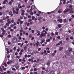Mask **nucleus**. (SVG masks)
Listing matches in <instances>:
<instances>
[{
	"label": "nucleus",
	"mask_w": 74,
	"mask_h": 74,
	"mask_svg": "<svg viewBox=\"0 0 74 74\" xmlns=\"http://www.w3.org/2000/svg\"><path fill=\"white\" fill-rule=\"evenodd\" d=\"M73 8H66L64 10V14H67V12H69V13L71 14H73V13H74V11H73Z\"/></svg>",
	"instance_id": "f257e3e1"
},
{
	"label": "nucleus",
	"mask_w": 74,
	"mask_h": 74,
	"mask_svg": "<svg viewBox=\"0 0 74 74\" xmlns=\"http://www.w3.org/2000/svg\"><path fill=\"white\" fill-rule=\"evenodd\" d=\"M17 40L18 39H17V38L14 37L13 38L12 41L13 42H14V43H16L18 42H17Z\"/></svg>",
	"instance_id": "f03ea898"
},
{
	"label": "nucleus",
	"mask_w": 74,
	"mask_h": 74,
	"mask_svg": "<svg viewBox=\"0 0 74 74\" xmlns=\"http://www.w3.org/2000/svg\"><path fill=\"white\" fill-rule=\"evenodd\" d=\"M47 31L45 30H43L42 32V33L44 37H45L46 35L47 34Z\"/></svg>",
	"instance_id": "7ed1b4c3"
},
{
	"label": "nucleus",
	"mask_w": 74,
	"mask_h": 74,
	"mask_svg": "<svg viewBox=\"0 0 74 74\" xmlns=\"http://www.w3.org/2000/svg\"><path fill=\"white\" fill-rule=\"evenodd\" d=\"M49 74H53L54 73V71L53 70H50L48 71Z\"/></svg>",
	"instance_id": "20e7f679"
},
{
	"label": "nucleus",
	"mask_w": 74,
	"mask_h": 74,
	"mask_svg": "<svg viewBox=\"0 0 74 74\" xmlns=\"http://www.w3.org/2000/svg\"><path fill=\"white\" fill-rule=\"evenodd\" d=\"M63 9H59V10L58 11V14H61L62 11H63Z\"/></svg>",
	"instance_id": "39448f33"
},
{
	"label": "nucleus",
	"mask_w": 74,
	"mask_h": 74,
	"mask_svg": "<svg viewBox=\"0 0 74 74\" xmlns=\"http://www.w3.org/2000/svg\"><path fill=\"white\" fill-rule=\"evenodd\" d=\"M9 14L11 16H14V15L12 14V12L11 11L9 12Z\"/></svg>",
	"instance_id": "423d86ee"
},
{
	"label": "nucleus",
	"mask_w": 74,
	"mask_h": 74,
	"mask_svg": "<svg viewBox=\"0 0 74 74\" xmlns=\"http://www.w3.org/2000/svg\"><path fill=\"white\" fill-rule=\"evenodd\" d=\"M58 21V22H59L60 23H62L63 22V20L62 19H58L57 20Z\"/></svg>",
	"instance_id": "0eeeda50"
},
{
	"label": "nucleus",
	"mask_w": 74,
	"mask_h": 74,
	"mask_svg": "<svg viewBox=\"0 0 74 74\" xmlns=\"http://www.w3.org/2000/svg\"><path fill=\"white\" fill-rule=\"evenodd\" d=\"M68 51H69V52H70L72 51V49L70 47H69L68 48Z\"/></svg>",
	"instance_id": "6e6552de"
},
{
	"label": "nucleus",
	"mask_w": 74,
	"mask_h": 74,
	"mask_svg": "<svg viewBox=\"0 0 74 74\" xmlns=\"http://www.w3.org/2000/svg\"><path fill=\"white\" fill-rule=\"evenodd\" d=\"M66 55L67 56H70V53L69 52H67V53H66Z\"/></svg>",
	"instance_id": "1a4fd4ad"
},
{
	"label": "nucleus",
	"mask_w": 74,
	"mask_h": 74,
	"mask_svg": "<svg viewBox=\"0 0 74 74\" xmlns=\"http://www.w3.org/2000/svg\"><path fill=\"white\" fill-rule=\"evenodd\" d=\"M5 30H3V31H2V35H4L5 34Z\"/></svg>",
	"instance_id": "9d476101"
},
{
	"label": "nucleus",
	"mask_w": 74,
	"mask_h": 74,
	"mask_svg": "<svg viewBox=\"0 0 74 74\" xmlns=\"http://www.w3.org/2000/svg\"><path fill=\"white\" fill-rule=\"evenodd\" d=\"M27 11L28 12H32V6L31 7V8L30 9V11H29V10H27Z\"/></svg>",
	"instance_id": "9b49d317"
},
{
	"label": "nucleus",
	"mask_w": 74,
	"mask_h": 74,
	"mask_svg": "<svg viewBox=\"0 0 74 74\" xmlns=\"http://www.w3.org/2000/svg\"><path fill=\"white\" fill-rule=\"evenodd\" d=\"M25 67H21L20 68V69L21 70H25Z\"/></svg>",
	"instance_id": "f8f14e48"
},
{
	"label": "nucleus",
	"mask_w": 74,
	"mask_h": 74,
	"mask_svg": "<svg viewBox=\"0 0 74 74\" xmlns=\"http://www.w3.org/2000/svg\"><path fill=\"white\" fill-rule=\"evenodd\" d=\"M50 63L51 62H50V61H48V62L47 63V66H49V65H50Z\"/></svg>",
	"instance_id": "ddd939ff"
},
{
	"label": "nucleus",
	"mask_w": 74,
	"mask_h": 74,
	"mask_svg": "<svg viewBox=\"0 0 74 74\" xmlns=\"http://www.w3.org/2000/svg\"><path fill=\"white\" fill-rule=\"evenodd\" d=\"M8 0H5L3 2V4H5L6 3V2Z\"/></svg>",
	"instance_id": "4468645a"
},
{
	"label": "nucleus",
	"mask_w": 74,
	"mask_h": 74,
	"mask_svg": "<svg viewBox=\"0 0 74 74\" xmlns=\"http://www.w3.org/2000/svg\"><path fill=\"white\" fill-rule=\"evenodd\" d=\"M15 67L16 69H18L19 67V66L18 65H16L15 66Z\"/></svg>",
	"instance_id": "2eb2a0df"
},
{
	"label": "nucleus",
	"mask_w": 74,
	"mask_h": 74,
	"mask_svg": "<svg viewBox=\"0 0 74 74\" xmlns=\"http://www.w3.org/2000/svg\"><path fill=\"white\" fill-rule=\"evenodd\" d=\"M63 49V47H61L59 49V50L60 51H61Z\"/></svg>",
	"instance_id": "dca6fc26"
},
{
	"label": "nucleus",
	"mask_w": 74,
	"mask_h": 74,
	"mask_svg": "<svg viewBox=\"0 0 74 74\" xmlns=\"http://www.w3.org/2000/svg\"><path fill=\"white\" fill-rule=\"evenodd\" d=\"M54 12V11H52L50 12H48L47 13V14H48V15H49V14H51V13H53V12Z\"/></svg>",
	"instance_id": "f3484780"
},
{
	"label": "nucleus",
	"mask_w": 74,
	"mask_h": 74,
	"mask_svg": "<svg viewBox=\"0 0 74 74\" xmlns=\"http://www.w3.org/2000/svg\"><path fill=\"white\" fill-rule=\"evenodd\" d=\"M44 36L41 33L40 35V38H42V37H43Z\"/></svg>",
	"instance_id": "a211bd4d"
},
{
	"label": "nucleus",
	"mask_w": 74,
	"mask_h": 74,
	"mask_svg": "<svg viewBox=\"0 0 74 74\" xmlns=\"http://www.w3.org/2000/svg\"><path fill=\"white\" fill-rule=\"evenodd\" d=\"M45 41V40L44 39H43L42 40L41 42V44H42V43H43V42H44Z\"/></svg>",
	"instance_id": "6ab92c4d"
},
{
	"label": "nucleus",
	"mask_w": 74,
	"mask_h": 74,
	"mask_svg": "<svg viewBox=\"0 0 74 74\" xmlns=\"http://www.w3.org/2000/svg\"><path fill=\"white\" fill-rule=\"evenodd\" d=\"M38 13H39V14H45V13L39 11H38Z\"/></svg>",
	"instance_id": "aec40b11"
},
{
	"label": "nucleus",
	"mask_w": 74,
	"mask_h": 74,
	"mask_svg": "<svg viewBox=\"0 0 74 74\" xmlns=\"http://www.w3.org/2000/svg\"><path fill=\"white\" fill-rule=\"evenodd\" d=\"M46 42H50L51 41V40L49 39H48L47 40H46Z\"/></svg>",
	"instance_id": "412c9836"
},
{
	"label": "nucleus",
	"mask_w": 74,
	"mask_h": 74,
	"mask_svg": "<svg viewBox=\"0 0 74 74\" xmlns=\"http://www.w3.org/2000/svg\"><path fill=\"white\" fill-rule=\"evenodd\" d=\"M12 71H16V70L15 69V68H12Z\"/></svg>",
	"instance_id": "4be33fe9"
},
{
	"label": "nucleus",
	"mask_w": 74,
	"mask_h": 74,
	"mask_svg": "<svg viewBox=\"0 0 74 74\" xmlns=\"http://www.w3.org/2000/svg\"><path fill=\"white\" fill-rule=\"evenodd\" d=\"M24 50H26L27 49V46H25L24 47Z\"/></svg>",
	"instance_id": "5701e85b"
},
{
	"label": "nucleus",
	"mask_w": 74,
	"mask_h": 74,
	"mask_svg": "<svg viewBox=\"0 0 74 74\" xmlns=\"http://www.w3.org/2000/svg\"><path fill=\"white\" fill-rule=\"evenodd\" d=\"M59 34V33L57 32H55V34L56 36H58Z\"/></svg>",
	"instance_id": "b1692460"
},
{
	"label": "nucleus",
	"mask_w": 74,
	"mask_h": 74,
	"mask_svg": "<svg viewBox=\"0 0 74 74\" xmlns=\"http://www.w3.org/2000/svg\"><path fill=\"white\" fill-rule=\"evenodd\" d=\"M0 23H3V20L2 19H0Z\"/></svg>",
	"instance_id": "393cba45"
},
{
	"label": "nucleus",
	"mask_w": 74,
	"mask_h": 74,
	"mask_svg": "<svg viewBox=\"0 0 74 74\" xmlns=\"http://www.w3.org/2000/svg\"><path fill=\"white\" fill-rule=\"evenodd\" d=\"M3 65L5 66V67H7V64H6V63H4Z\"/></svg>",
	"instance_id": "a878e982"
},
{
	"label": "nucleus",
	"mask_w": 74,
	"mask_h": 74,
	"mask_svg": "<svg viewBox=\"0 0 74 74\" xmlns=\"http://www.w3.org/2000/svg\"><path fill=\"white\" fill-rule=\"evenodd\" d=\"M63 21H64V23H66V19H64Z\"/></svg>",
	"instance_id": "bb28decb"
},
{
	"label": "nucleus",
	"mask_w": 74,
	"mask_h": 74,
	"mask_svg": "<svg viewBox=\"0 0 74 74\" xmlns=\"http://www.w3.org/2000/svg\"><path fill=\"white\" fill-rule=\"evenodd\" d=\"M66 0H63V4H65L66 3Z\"/></svg>",
	"instance_id": "cd10ccee"
},
{
	"label": "nucleus",
	"mask_w": 74,
	"mask_h": 74,
	"mask_svg": "<svg viewBox=\"0 0 74 74\" xmlns=\"http://www.w3.org/2000/svg\"><path fill=\"white\" fill-rule=\"evenodd\" d=\"M8 38H11V35L10 34H9L8 35Z\"/></svg>",
	"instance_id": "c85d7f7f"
},
{
	"label": "nucleus",
	"mask_w": 74,
	"mask_h": 74,
	"mask_svg": "<svg viewBox=\"0 0 74 74\" xmlns=\"http://www.w3.org/2000/svg\"><path fill=\"white\" fill-rule=\"evenodd\" d=\"M62 0H60V4H59V6H60V5H61L62 4V3L61 2V1H62Z\"/></svg>",
	"instance_id": "c756f323"
},
{
	"label": "nucleus",
	"mask_w": 74,
	"mask_h": 74,
	"mask_svg": "<svg viewBox=\"0 0 74 74\" xmlns=\"http://www.w3.org/2000/svg\"><path fill=\"white\" fill-rule=\"evenodd\" d=\"M58 27L59 28H60L62 27V25H61L59 24L58 25Z\"/></svg>",
	"instance_id": "7c9ffc66"
},
{
	"label": "nucleus",
	"mask_w": 74,
	"mask_h": 74,
	"mask_svg": "<svg viewBox=\"0 0 74 74\" xmlns=\"http://www.w3.org/2000/svg\"><path fill=\"white\" fill-rule=\"evenodd\" d=\"M16 10L17 11H18L19 10V8H16Z\"/></svg>",
	"instance_id": "2f4dec72"
},
{
	"label": "nucleus",
	"mask_w": 74,
	"mask_h": 74,
	"mask_svg": "<svg viewBox=\"0 0 74 74\" xmlns=\"http://www.w3.org/2000/svg\"><path fill=\"white\" fill-rule=\"evenodd\" d=\"M32 20L33 21L34 19H35V17L34 16H32Z\"/></svg>",
	"instance_id": "473e14b6"
},
{
	"label": "nucleus",
	"mask_w": 74,
	"mask_h": 74,
	"mask_svg": "<svg viewBox=\"0 0 74 74\" xmlns=\"http://www.w3.org/2000/svg\"><path fill=\"white\" fill-rule=\"evenodd\" d=\"M32 20L31 18H29L28 20V22H32Z\"/></svg>",
	"instance_id": "72a5a7b5"
},
{
	"label": "nucleus",
	"mask_w": 74,
	"mask_h": 74,
	"mask_svg": "<svg viewBox=\"0 0 74 74\" xmlns=\"http://www.w3.org/2000/svg\"><path fill=\"white\" fill-rule=\"evenodd\" d=\"M23 44H24L23 43H22V44H21V45H21L20 46V47L21 48H22V46H23Z\"/></svg>",
	"instance_id": "f704fd0d"
},
{
	"label": "nucleus",
	"mask_w": 74,
	"mask_h": 74,
	"mask_svg": "<svg viewBox=\"0 0 74 74\" xmlns=\"http://www.w3.org/2000/svg\"><path fill=\"white\" fill-rule=\"evenodd\" d=\"M72 5H69V9H70L71 8H72Z\"/></svg>",
	"instance_id": "c9c22d12"
},
{
	"label": "nucleus",
	"mask_w": 74,
	"mask_h": 74,
	"mask_svg": "<svg viewBox=\"0 0 74 74\" xmlns=\"http://www.w3.org/2000/svg\"><path fill=\"white\" fill-rule=\"evenodd\" d=\"M21 39H22V38H21V36H20L18 37V40H21Z\"/></svg>",
	"instance_id": "e433bc0d"
},
{
	"label": "nucleus",
	"mask_w": 74,
	"mask_h": 74,
	"mask_svg": "<svg viewBox=\"0 0 74 74\" xmlns=\"http://www.w3.org/2000/svg\"><path fill=\"white\" fill-rule=\"evenodd\" d=\"M23 33L24 35H25V33H26V31L23 32Z\"/></svg>",
	"instance_id": "4c0bfd02"
},
{
	"label": "nucleus",
	"mask_w": 74,
	"mask_h": 74,
	"mask_svg": "<svg viewBox=\"0 0 74 74\" xmlns=\"http://www.w3.org/2000/svg\"><path fill=\"white\" fill-rule=\"evenodd\" d=\"M41 19H42V18H41V17H40L38 19V21H41Z\"/></svg>",
	"instance_id": "58836bf2"
},
{
	"label": "nucleus",
	"mask_w": 74,
	"mask_h": 74,
	"mask_svg": "<svg viewBox=\"0 0 74 74\" xmlns=\"http://www.w3.org/2000/svg\"><path fill=\"white\" fill-rule=\"evenodd\" d=\"M31 59L32 60H34V57H31Z\"/></svg>",
	"instance_id": "ea45409f"
},
{
	"label": "nucleus",
	"mask_w": 74,
	"mask_h": 74,
	"mask_svg": "<svg viewBox=\"0 0 74 74\" xmlns=\"http://www.w3.org/2000/svg\"><path fill=\"white\" fill-rule=\"evenodd\" d=\"M59 43L61 44V45H62L63 44V43H62V42L60 41L59 42Z\"/></svg>",
	"instance_id": "a19ab883"
},
{
	"label": "nucleus",
	"mask_w": 74,
	"mask_h": 74,
	"mask_svg": "<svg viewBox=\"0 0 74 74\" xmlns=\"http://www.w3.org/2000/svg\"><path fill=\"white\" fill-rule=\"evenodd\" d=\"M49 40H52V37L50 36L49 37Z\"/></svg>",
	"instance_id": "79ce46f5"
},
{
	"label": "nucleus",
	"mask_w": 74,
	"mask_h": 74,
	"mask_svg": "<svg viewBox=\"0 0 74 74\" xmlns=\"http://www.w3.org/2000/svg\"><path fill=\"white\" fill-rule=\"evenodd\" d=\"M34 71H37V69L36 68H34Z\"/></svg>",
	"instance_id": "37998d69"
},
{
	"label": "nucleus",
	"mask_w": 74,
	"mask_h": 74,
	"mask_svg": "<svg viewBox=\"0 0 74 74\" xmlns=\"http://www.w3.org/2000/svg\"><path fill=\"white\" fill-rule=\"evenodd\" d=\"M5 19H6V18H5V17H3V19H2V20H3V21H4V20H5Z\"/></svg>",
	"instance_id": "c03bdc74"
},
{
	"label": "nucleus",
	"mask_w": 74,
	"mask_h": 74,
	"mask_svg": "<svg viewBox=\"0 0 74 74\" xmlns=\"http://www.w3.org/2000/svg\"><path fill=\"white\" fill-rule=\"evenodd\" d=\"M23 62H26V60H25V58H23Z\"/></svg>",
	"instance_id": "a18cd8bd"
},
{
	"label": "nucleus",
	"mask_w": 74,
	"mask_h": 74,
	"mask_svg": "<svg viewBox=\"0 0 74 74\" xmlns=\"http://www.w3.org/2000/svg\"><path fill=\"white\" fill-rule=\"evenodd\" d=\"M5 18L6 19H9V18H10V17H9V16H7L5 17Z\"/></svg>",
	"instance_id": "49530a36"
},
{
	"label": "nucleus",
	"mask_w": 74,
	"mask_h": 74,
	"mask_svg": "<svg viewBox=\"0 0 74 74\" xmlns=\"http://www.w3.org/2000/svg\"><path fill=\"white\" fill-rule=\"evenodd\" d=\"M9 4H10V5H11V4H12V2L11 1H10L9 2Z\"/></svg>",
	"instance_id": "de8ad7c7"
},
{
	"label": "nucleus",
	"mask_w": 74,
	"mask_h": 74,
	"mask_svg": "<svg viewBox=\"0 0 74 74\" xmlns=\"http://www.w3.org/2000/svg\"><path fill=\"white\" fill-rule=\"evenodd\" d=\"M36 44H37L38 45H40V43L38 42V41H37L36 42Z\"/></svg>",
	"instance_id": "09e8293b"
},
{
	"label": "nucleus",
	"mask_w": 74,
	"mask_h": 74,
	"mask_svg": "<svg viewBox=\"0 0 74 74\" xmlns=\"http://www.w3.org/2000/svg\"><path fill=\"white\" fill-rule=\"evenodd\" d=\"M8 45H11V42L9 41L8 42Z\"/></svg>",
	"instance_id": "8fccbe9b"
},
{
	"label": "nucleus",
	"mask_w": 74,
	"mask_h": 74,
	"mask_svg": "<svg viewBox=\"0 0 74 74\" xmlns=\"http://www.w3.org/2000/svg\"><path fill=\"white\" fill-rule=\"evenodd\" d=\"M33 14H34V13H33V12H31V13H30V14L31 15H33Z\"/></svg>",
	"instance_id": "3c124183"
},
{
	"label": "nucleus",
	"mask_w": 74,
	"mask_h": 74,
	"mask_svg": "<svg viewBox=\"0 0 74 74\" xmlns=\"http://www.w3.org/2000/svg\"><path fill=\"white\" fill-rule=\"evenodd\" d=\"M20 36H22V32L20 33Z\"/></svg>",
	"instance_id": "603ef678"
},
{
	"label": "nucleus",
	"mask_w": 74,
	"mask_h": 74,
	"mask_svg": "<svg viewBox=\"0 0 74 74\" xmlns=\"http://www.w3.org/2000/svg\"><path fill=\"white\" fill-rule=\"evenodd\" d=\"M60 45V43H58L56 44V46H58V45Z\"/></svg>",
	"instance_id": "864d4df0"
},
{
	"label": "nucleus",
	"mask_w": 74,
	"mask_h": 74,
	"mask_svg": "<svg viewBox=\"0 0 74 74\" xmlns=\"http://www.w3.org/2000/svg\"><path fill=\"white\" fill-rule=\"evenodd\" d=\"M34 39V37H32L31 38V40H32V41H33V40Z\"/></svg>",
	"instance_id": "5fc2aeb1"
},
{
	"label": "nucleus",
	"mask_w": 74,
	"mask_h": 74,
	"mask_svg": "<svg viewBox=\"0 0 74 74\" xmlns=\"http://www.w3.org/2000/svg\"><path fill=\"white\" fill-rule=\"evenodd\" d=\"M15 14H19L18 12V11H17L16 12V13H15Z\"/></svg>",
	"instance_id": "6e6d98bb"
},
{
	"label": "nucleus",
	"mask_w": 74,
	"mask_h": 74,
	"mask_svg": "<svg viewBox=\"0 0 74 74\" xmlns=\"http://www.w3.org/2000/svg\"><path fill=\"white\" fill-rule=\"evenodd\" d=\"M32 33H34V30H32Z\"/></svg>",
	"instance_id": "4d7b16f0"
},
{
	"label": "nucleus",
	"mask_w": 74,
	"mask_h": 74,
	"mask_svg": "<svg viewBox=\"0 0 74 74\" xmlns=\"http://www.w3.org/2000/svg\"><path fill=\"white\" fill-rule=\"evenodd\" d=\"M25 44H27V43H28V41L26 40L25 42Z\"/></svg>",
	"instance_id": "13d9d810"
},
{
	"label": "nucleus",
	"mask_w": 74,
	"mask_h": 74,
	"mask_svg": "<svg viewBox=\"0 0 74 74\" xmlns=\"http://www.w3.org/2000/svg\"><path fill=\"white\" fill-rule=\"evenodd\" d=\"M56 52H57L56 50H55L53 52V53H55V54L56 53Z\"/></svg>",
	"instance_id": "bf43d9fd"
},
{
	"label": "nucleus",
	"mask_w": 74,
	"mask_h": 74,
	"mask_svg": "<svg viewBox=\"0 0 74 74\" xmlns=\"http://www.w3.org/2000/svg\"><path fill=\"white\" fill-rule=\"evenodd\" d=\"M23 21H20V24H22V23H23Z\"/></svg>",
	"instance_id": "052dcab7"
},
{
	"label": "nucleus",
	"mask_w": 74,
	"mask_h": 74,
	"mask_svg": "<svg viewBox=\"0 0 74 74\" xmlns=\"http://www.w3.org/2000/svg\"><path fill=\"white\" fill-rule=\"evenodd\" d=\"M40 32L38 33V34H37V36H40Z\"/></svg>",
	"instance_id": "680f3d73"
},
{
	"label": "nucleus",
	"mask_w": 74,
	"mask_h": 74,
	"mask_svg": "<svg viewBox=\"0 0 74 74\" xmlns=\"http://www.w3.org/2000/svg\"><path fill=\"white\" fill-rule=\"evenodd\" d=\"M32 45H33V43H30V45L31 46V47H32Z\"/></svg>",
	"instance_id": "e2e57ef3"
},
{
	"label": "nucleus",
	"mask_w": 74,
	"mask_h": 74,
	"mask_svg": "<svg viewBox=\"0 0 74 74\" xmlns=\"http://www.w3.org/2000/svg\"><path fill=\"white\" fill-rule=\"evenodd\" d=\"M9 24L8 23H6V26H9Z\"/></svg>",
	"instance_id": "0e129e2a"
},
{
	"label": "nucleus",
	"mask_w": 74,
	"mask_h": 74,
	"mask_svg": "<svg viewBox=\"0 0 74 74\" xmlns=\"http://www.w3.org/2000/svg\"><path fill=\"white\" fill-rule=\"evenodd\" d=\"M13 14H15V13L16 12V11H15V10H13Z\"/></svg>",
	"instance_id": "69168bd1"
},
{
	"label": "nucleus",
	"mask_w": 74,
	"mask_h": 74,
	"mask_svg": "<svg viewBox=\"0 0 74 74\" xmlns=\"http://www.w3.org/2000/svg\"><path fill=\"white\" fill-rule=\"evenodd\" d=\"M10 32H13L14 31V29H11L10 30Z\"/></svg>",
	"instance_id": "338daca9"
},
{
	"label": "nucleus",
	"mask_w": 74,
	"mask_h": 74,
	"mask_svg": "<svg viewBox=\"0 0 74 74\" xmlns=\"http://www.w3.org/2000/svg\"><path fill=\"white\" fill-rule=\"evenodd\" d=\"M23 32V29H21V30L20 31V33H21V32Z\"/></svg>",
	"instance_id": "774afa93"
}]
</instances>
